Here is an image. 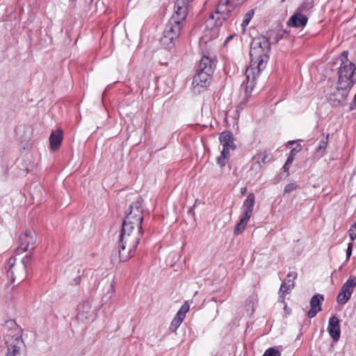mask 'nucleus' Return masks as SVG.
<instances>
[{"instance_id":"f257e3e1","label":"nucleus","mask_w":356,"mask_h":356,"mask_svg":"<svg viewBox=\"0 0 356 356\" xmlns=\"http://www.w3.org/2000/svg\"><path fill=\"white\" fill-rule=\"evenodd\" d=\"M143 209L140 199L133 202L127 209L123 219L118 248L112 257H118L120 261H126L134 255L143 232Z\"/></svg>"},{"instance_id":"f03ea898","label":"nucleus","mask_w":356,"mask_h":356,"mask_svg":"<svg viewBox=\"0 0 356 356\" xmlns=\"http://www.w3.org/2000/svg\"><path fill=\"white\" fill-rule=\"evenodd\" d=\"M256 32L254 29H250V36L252 38V42L250 45V67L246 68V85L249 81L248 72L250 70L257 69L259 73L261 69L264 67V62L268 58L267 53L264 51L265 48H267L266 37L258 36L253 38V34Z\"/></svg>"},{"instance_id":"7ed1b4c3","label":"nucleus","mask_w":356,"mask_h":356,"mask_svg":"<svg viewBox=\"0 0 356 356\" xmlns=\"http://www.w3.org/2000/svg\"><path fill=\"white\" fill-rule=\"evenodd\" d=\"M243 0L238 2L236 0H220L216 6L215 11L211 13L205 21L206 28L213 29L222 26L232 12L241 7Z\"/></svg>"},{"instance_id":"20e7f679","label":"nucleus","mask_w":356,"mask_h":356,"mask_svg":"<svg viewBox=\"0 0 356 356\" xmlns=\"http://www.w3.org/2000/svg\"><path fill=\"white\" fill-rule=\"evenodd\" d=\"M216 67V61L204 56L200 61L197 73L193 76L192 85L194 89L207 88L211 79Z\"/></svg>"},{"instance_id":"39448f33","label":"nucleus","mask_w":356,"mask_h":356,"mask_svg":"<svg viewBox=\"0 0 356 356\" xmlns=\"http://www.w3.org/2000/svg\"><path fill=\"white\" fill-rule=\"evenodd\" d=\"M32 258V254L26 255L22 260L17 262L15 257L8 259L9 268L7 270L8 277L13 284L19 283L23 281L27 275V266Z\"/></svg>"},{"instance_id":"423d86ee","label":"nucleus","mask_w":356,"mask_h":356,"mask_svg":"<svg viewBox=\"0 0 356 356\" xmlns=\"http://www.w3.org/2000/svg\"><path fill=\"white\" fill-rule=\"evenodd\" d=\"M183 24L170 19L165 26L163 37L161 39V44L165 49H172L175 45V41L178 40Z\"/></svg>"},{"instance_id":"0eeeda50","label":"nucleus","mask_w":356,"mask_h":356,"mask_svg":"<svg viewBox=\"0 0 356 356\" xmlns=\"http://www.w3.org/2000/svg\"><path fill=\"white\" fill-rule=\"evenodd\" d=\"M356 70V66L348 60H341L340 67L339 68L338 85L340 88L349 89L355 83L354 74Z\"/></svg>"},{"instance_id":"6e6552de","label":"nucleus","mask_w":356,"mask_h":356,"mask_svg":"<svg viewBox=\"0 0 356 356\" xmlns=\"http://www.w3.org/2000/svg\"><path fill=\"white\" fill-rule=\"evenodd\" d=\"M37 236L34 231L27 229L19 236L18 250L22 252L29 251L32 252L35 248ZM29 254H31L30 253Z\"/></svg>"},{"instance_id":"1a4fd4ad","label":"nucleus","mask_w":356,"mask_h":356,"mask_svg":"<svg viewBox=\"0 0 356 356\" xmlns=\"http://www.w3.org/2000/svg\"><path fill=\"white\" fill-rule=\"evenodd\" d=\"M7 344V353L6 356H16L19 351V348L24 341L22 335L16 334L14 335L8 334L6 337Z\"/></svg>"},{"instance_id":"9d476101","label":"nucleus","mask_w":356,"mask_h":356,"mask_svg":"<svg viewBox=\"0 0 356 356\" xmlns=\"http://www.w3.org/2000/svg\"><path fill=\"white\" fill-rule=\"evenodd\" d=\"M192 0H177L175 6V14L170 19H175V21L183 24L188 14L189 3Z\"/></svg>"},{"instance_id":"9b49d317","label":"nucleus","mask_w":356,"mask_h":356,"mask_svg":"<svg viewBox=\"0 0 356 356\" xmlns=\"http://www.w3.org/2000/svg\"><path fill=\"white\" fill-rule=\"evenodd\" d=\"M95 318L94 311L91 309L90 302H83L78 307L76 318L79 321L86 323Z\"/></svg>"},{"instance_id":"f8f14e48","label":"nucleus","mask_w":356,"mask_h":356,"mask_svg":"<svg viewBox=\"0 0 356 356\" xmlns=\"http://www.w3.org/2000/svg\"><path fill=\"white\" fill-rule=\"evenodd\" d=\"M346 90L340 88V86L338 85L336 91L330 94L328 100L332 106L337 107L343 104L348 94Z\"/></svg>"},{"instance_id":"ddd939ff","label":"nucleus","mask_w":356,"mask_h":356,"mask_svg":"<svg viewBox=\"0 0 356 356\" xmlns=\"http://www.w3.org/2000/svg\"><path fill=\"white\" fill-rule=\"evenodd\" d=\"M272 159V154L266 152H261L255 155L252 158V165L251 167V170H259L261 168V163L266 164L267 163H269Z\"/></svg>"},{"instance_id":"4468645a","label":"nucleus","mask_w":356,"mask_h":356,"mask_svg":"<svg viewBox=\"0 0 356 356\" xmlns=\"http://www.w3.org/2000/svg\"><path fill=\"white\" fill-rule=\"evenodd\" d=\"M327 332L333 341H337L340 338L341 330L339 320L335 316L330 318Z\"/></svg>"},{"instance_id":"2eb2a0df","label":"nucleus","mask_w":356,"mask_h":356,"mask_svg":"<svg viewBox=\"0 0 356 356\" xmlns=\"http://www.w3.org/2000/svg\"><path fill=\"white\" fill-rule=\"evenodd\" d=\"M266 34L267 51L270 49L271 45L277 44L280 40L286 38L289 35V33L286 31H280L278 32L270 31L267 32Z\"/></svg>"},{"instance_id":"dca6fc26","label":"nucleus","mask_w":356,"mask_h":356,"mask_svg":"<svg viewBox=\"0 0 356 356\" xmlns=\"http://www.w3.org/2000/svg\"><path fill=\"white\" fill-rule=\"evenodd\" d=\"M323 300V296L321 294H316L311 298L309 302L311 308L307 313L309 318H314L318 312L321 311V305Z\"/></svg>"},{"instance_id":"f3484780","label":"nucleus","mask_w":356,"mask_h":356,"mask_svg":"<svg viewBox=\"0 0 356 356\" xmlns=\"http://www.w3.org/2000/svg\"><path fill=\"white\" fill-rule=\"evenodd\" d=\"M307 17L301 13L296 11L287 22V25L293 28L305 27L307 23Z\"/></svg>"},{"instance_id":"a211bd4d","label":"nucleus","mask_w":356,"mask_h":356,"mask_svg":"<svg viewBox=\"0 0 356 356\" xmlns=\"http://www.w3.org/2000/svg\"><path fill=\"white\" fill-rule=\"evenodd\" d=\"M219 141L224 147H227L233 150L236 148L234 143L233 134L230 131H222L219 136Z\"/></svg>"},{"instance_id":"6ab92c4d","label":"nucleus","mask_w":356,"mask_h":356,"mask_svg":"<svg viewBox=\"0 0 356 356\" xmlns=\"http://www.w3.org/2000/svg\"><path fill=\"white\" fill-rule=\"evenodd\" d=\"M63 140V130L58 129L56 131H52L49 136L50 148L53 151L57 150L61 145Z\"/></svg>"},{"instance_id":"aec40b11","label":"nucleus","mask_w":356,"mask_h":356,"mask_svg":"<svg viewBox=\"0 0 356 356\" xmlns=\"http://www.w3.org/2000/svg\"><path fill=\"white\" fill-rule=\"evenodd\" d=\"M297 273L296 272H289L286 276V280L282 284L280 292L282 294L287 293L289 291L293 288L294 283L293 280L296 279Z\"/></svg>"},{"instance_id":"412c9836","label":"nucleus","mask_w":356,"mask_h":356,"mask_svg":"<svg viewBox=\"0 0 356 356\" xmlns=\"http://www.w3.org/2000/svg\"><path fill=\"white\" fill-rule=\"evenodd\" d=\"M254 203V195L253 193H250L246 198V223L252 216Z\"/></svg>"},{"instance_id":"4be33fe9","label":"nucleus","mask_w":356,"mask_h":356,"mask_svg":"<svg viewBox=\"0 0 356 356\" xmlns=\"http://www.w3.org/2000/svg\"><path fill=\"white\" fill-rule=\"evenodd\" d=\"M229 149L227 147H222L220 156L217 159V163L220 166L224 167L227 164L229 158Z\"/></svg>"},{"instance_id":"5701e85b","label":"nucleus","mask_w":356,"mask_h":356,"mask_svg":"<svg viewBox=\"0 0 356 356\" xmlns=\"http://www.w3.org/2000/svg\"><path fill=\"white\" fill-rule=\"evenodd\" d=\"M242 209L243 211L241 213L240 221L236 225L234 230V233L235 235L241 234L242 232L245 229V201L243 202Z\"/></svg>"},{"instance_id":"b1692460","label":"nucleus","mask_w":356,"mask_h":356,"mask_svg":"<svg viewBox=\"0 0 356 356\" xmlns=\"http://www.w3.org/2000/svg\"><path fill=\"white\" fill-rule=\"evenodd\" d=\"M350 296V291H346V290L341 288V291L337 296V301L340 305H344L349 300Z\"/></svg>"},{"instance_id":"393cba45","label":"nucleus","mask_w":356,"mask_h":356,"mask_svg":"<svg viewBox=\"0 0 356 356\" xmlns=\"http://www.w3.org/2000/svg\"><path fill=\"white\" fill-rule=\"evenodd\" d=\"M356 286V277L350 276L346 282L343 284L342 289L346 290V291H350L351 294L353 292V289Z\"/></svg>"},{"instance_id":"a878e982","label":"nucleus","mask_w":356,"mask_h":356,"mask_svg":"<svg viewBox=\"0 0 356 356\" xmlns=\"http://www.w3.org/2000/svg\"><path fill=\"white\" fill-rule=\"evenodd\" d=\"M313 7V0H304L297 11L300 13H308Z\"/></svg>"},{"instance_id":"bb28decb","label":"nucleus","mask_w":356,"mask_h":356,"mask_svg":"<svg viewBox=\"0 0 356 356\" xmlns=\"http://www.w3.org/2000/svg\"><path fill=\"white\" fill-rule=\"evenodd\" d=\"M301 150V146L300 144L297 145V146L294 148H293L289 154V156H288L285 165H291L294 159V156L297 154L298 152Z\"/></svg>"},{"instance_id":"cd10ccee","label":"nucleus","mask_w":356,"mask_h":356,"mask_svg":"<svg viewBox=\"0 0 356 356\" xmlns=\"http://www.w3.org/2000/svg\"><path fill=\"white\" fill-rule=\"evenodd\" d=\"M184 318L180 317L179 316L177 315L172 321L170 325V330L172 332H175L177 330V329L180 326L181 323H182L183 320Z\"/></svg>"},{"instance_id":"c85d7f7f","label":"nucleus","mask_w":356,"mask_h":356,"mask_svg":"<svg viewBox=\"0 0 356 356\" xmlns=\"http://www.w3.org/2000/svg\"><path fill=\"white\" fill-rule=\"evenodd\" d=\"M189 305L187 302H184V305H181L180 309L177 313V315L179 316L180 317L184 318L186 316V314L189 310Z\"/></svg>"},{"instance_id":"c756f323","label":"nucleus","mask_w":356,"mask_h":356,"mask_svg":"<svg viewBox=\"0 0 356 356\" xmlns=\"http://www.w3.org/2000/svg\"><path fill=\"white\" fill-rule=\"evenodd\" d=\"M95 7L97 12L99 13H104L106 10V6L103 0H97L95 3Z\"/></svg>"},{"instance_id":"7c9ffc66","label":"nucleus","mask_w":356,"mask_h":356,"mask_svg":"<svg viewBox=\"0 0 356 356\" xmlns=\"http://www.w3.org/2000/svg\"><path fill=\"white\" fill-rule=\"evenodd\" d=\"M281 354L280 351L275 348H268L263 356H280Z\"/></svg>"},{"instance_id":"2f4dec72","label":"nucleus","mask_w":356,"mask_h":356,"mask_svg":"<svg viewBox=\"0 0 356 356\" xmlns=\"http://www.w3.org/2000/svg\"><path fill=\"white\" fill-rule=\"evenodd\" d=\"M298 187L296 182L288 184L284 188V193H289L295 191Z\"/></svg>"},{"instance_id":"473e14b6","label":"nucleus","mask_w":356,"mask_h":356,"mask_svg":"<svg viewBox=\"0 0 356 356\" xmlns=\"http://www.w3.org/2000/svg\"><path fill=\"white\" fill-rule=\"evenodd\" d=\"M349 236L350 240L353 241L356 238V221L353 225H351L350 228L348 230Z\"/></svg>"},{"instance_id":"72a5a7b5","label":"nucleus","mask_w":356,"mask_h":356,"mask_svg":"<svg viewBox=\"0 0 356 356\" xmlns=\"http://www.w3.org/2000/svg\"><path fill=\"white\" fill-rule=\"evenodd\" d=\"M327 138H328V135L327 136L325 139H323L320 141L319 145H318V147L316 148V150L318 152H321V151L323 152L325 149L327 144Z\"/></svg>"},{"instance_id":"f704fd0d","label":"nucleus","mask_w":356,"mask_h":356,"mask_svg":"<svg viewBox=\"0 0 356 356\" xmlns=\"http://www.w3.org/2000/svg\"><path fill=\"white\" fill-rule=\"evenodd\" d=\"M253 15H254V10H250L248 13H246V26L248 25Z\"/></svg>"},{"instance_id":"c9c22d12","label":"nucleus","mask_w":356,"mask_h":356,"mask_svg":"<svg viewBox=\"0 0 356 356\" xmlns=\"http://www.w3.org/2000/svg\"><path fill=\"white\" fill-rule=\"evenodd\" d=\"M353 250V244L351 243H348L347 250H346V259L348 260L351 256Z\"/></svg>"},{"instance_id":"e433bc0d","label":"nucleus","mask_w":356,"mask_h":356,"mask_svg":"<svg viewBox=\"0 0 356 356\" xmlns=\"http://www.w3.org/2000/svg\"><path fill=\"white\" fill-rule=\"evenodd\" d=\"M6 324L8 327L13 328V327H17V324L13 320H8L6 322Z\"/></svg>"},{"instance_id":"4c0bfd02","label":"nucleus","mask_w":356,"mask_h":356,"mask_svg":"<svg viewBox=\"0 0 356 356\" xmlns=\"http://www.w3.org/2000/svg\"><path fill=\"white\" fill-rule=\"evenodd\" d=\"M356 108V94L353 101L350 104V110L353 111Z\"/></svg>"},{"instance_id":"58836bf2","label":"nucleus","mask_w":356,"mask_h":356,"mask_svg":"<svg viewBox=\"0 0 356 356\" xmlns=\"http://www.w3.org/2000/svg\"><path fill=\"white\" fill-rule=\"evenodd\" d=\"M237 35L236 34H232V35H230L227 39L225 41V43H224V45L225 46L227 44V43L230 41L231 40H232L234 37H236Z\"/></svg>"},{"instance_id":"ea45409f","label":"nucleus","mask_w":356,"mask_h":356,"mask_svg":"<svg viewBox=\"0 0 356 356\" xmlns=\"http://www.w3.org/2000/svg\"><path fill=\"white\" fill-rule=\"evenodd\" d=\"M341 60L343 59V60H348V51H344L342 52L341 54Z\"/></svg>"},{"instance_id":"a19ab883","label":"nucleus","mask_w":356,"mask_h":356,"mask_svg":"<svg viewBox=\"0 0 356 356\" xmlns=\"http://www.w3.org/2000/svg\"><path fill=\"white\" fill-rule=\"evenodd\" d=\"M110 290L111 291V294L108 296V298H111V296L114 293V288H113V284H109V289H108V293L110 292Z\"/></svg>"},{"instance_id":"79ce46f5","label":"nucleus","mask_w":356,"mask_h":356,"mask_svg":"<svg viewBox=\"0 0 356 356\" xmlns=\"http://www.w3.org/2000/svg\"><path fill=\"white\" fill-rule=\"evenodd\" d=\"M74 282L76 285L79 284L80 283V282H81V277L78 276V277H75L74 280Z\"/></svg>"},{"instance_id":"37998d69","label":"nucleus","mask_w":356,"mask_h":356,"mask_svg":"<svg viewBox=\"0 0 356 356\" xmlns=\"http://www.w3.org/2000/svg\"><path fill=\"white\" fill-rule=\"evenodd\" d=\"M241 26L242 33H245V18L243 19Z\"/></svg>"},{"instance_id":"c03bdc74","label":"nucleus","mask_w":356,"mask_h":356,"mask_svg":"<svg viewBox=\"0 0 356 356\" xmlns=\"http://www.w3.org/2000/svg\"><path fill=\"white\" fill-rule=\"evenodd\" d=\"M241 193L242 195H245V187L241 188Z\"/></svg>"},{"instance_id":"a18cd8bd","label":"nucleus","mask_w":356,"mask_h":356,"mask_svg":"<svg viewBox=\"0 0 356 356\" xmlns=\"http://www.w3.org/2000/svg\"><path fill=\"white\" fill-rule=\"evenodd\" d=\"M296 142L295 140H291L288 143V145H293L295 144Z\"/></svg>"},{"instance_id":"49530a36","label":"nucleus","mask_w":356,"mask_h":356,"mask_svg":"<svg viewBox=\"0 0 356 356\" xmlns=\"http://www.w3.org/2000/svg\"><path fill=\"white\" fill-rule=\"evenodd\" d=\"M284 171H288V170H289L288 165H285V164L284 165Z\"/></svg>"},{"instance_id":"de8ad7c7","label":"nucleus","mask_w":356,"mask_h":356,"mask_svg":"<svg viewBox=\"0 0 356 356\" xmlns=\"http://www.w3.org/2000/svg\"><path fill=\"white\" fill-rule=\"evenodd\" d=\"M254 311V304L253 303V305H252V313H253Z\"/></svg>"},{"instance_id":"09e8293b","label":"nucleus","mask_w":356,"mask_h":356,"mask_svg":"<svg viewBox=\"0 0 356 356\" xmlns=\"http://www.w3.org/2000/svg\"><path fill=\"white\" fill-rule=\"evenodd\" d=\"M245 91H246V93H247L248 92V86H246Z\"/></svg>"},{"instance_id":"8fccbe9b","label":"nucleus","mask_w":356,"mask_h":356,"mask_svg":"<svg viewBox=\"0 0 356 356\" xmlns=\"http://www.w3.org/2000/svg\"><path fill=\"white\" fill-rule=\"evenodd\" d=\"M244 84H245V82L243 81V82L241 83V86H243Z\"/></svg>"},{"instance_id":"3c124183","label":"nucleus","mask_w":356,"mask_h":356,"mask_svg":"<svg viewBox=\"0 0 356 356\" xmlns=\"http://www.w3.org/2000/svg\"><path fill=\"white\" fill-rule=\"evenodd\" d=\"M93 0H89V3H92Z\"/></svg>"},{"instance_id":"603ef678","label":"nucleus","mask_w":356,"mask_h":356,"mask_svg":"<svg viewBox=\"0 0 356 356\" xmlns=\"http://www.w3.org/2000/svg\"><path fill=\"white\" fill-rule=\"evenodd\" d=\"M285 1V0H282V2H283V1Z\"/></svg>"}]
</instances>
